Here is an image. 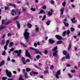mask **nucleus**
<instances>
[{"label":"nucleus","instance_id":"obj_1","mask_svg":"<svg viewBox=\"0 0 80 80\" xmlns=\"http://www.w3.org/2000/svg\"><path fill=\"white\" fill-rule=\"evenodd\" d=\"M57 50V47H54L52 49L53 52H54L52 53L53 57H57L58 52Z\"/></svg>","mask_w":80,"mask_h":80},{"label":"nucleus","instance_id":"obj_2","mask_svg":"<svg viewBox=\"0 0 80 80\" xmlns=\"http://www.w3.org/2000/svg\"><path fill=\"white\" fill-rule=\"evenodd\" d=\"M24 35L26 40H27L28 37H29V32H27V29H25L24 33Z\"/></svg>","mask_w":80,"mask_h":80},{"label":"nucleus","instance_id":"obj_3","mask_svg":"<svg viewBox=\"0 0 80 80\" xmlns=\"http://www.w3.org/2000/svg\"><path fill=\"white\" fill-rule=\"evenodd\" d=\"M15 53H18V56L19 57H21V53L22 52V50L20 49L19 50V52L18 50H16L14 51Z\"/></svg>","mask_w":80,"mask_h":80},{"label":"nucleus","instance_id":"obj_4","mask_svg":"<svg viewBox=\"0 0 80 80\" xmlns=\"http://www.w3.org/2000/svg\"><path fill=\"white\" fill-rule=\"evenodd\" d=\"M6 72L7 76L9 77V78H11L12 77V73L10 71H9L8 70L6 69Z\"/></svg>","mask_w":80,"mask_h":80},{"label":"nucleus","instance_id":"obj_5","mask_svg":"<svg viewBox=\"0 0 80 80\" xmlns=\"http://www.w3.org/2000/svg\"><path fill=\"white\" fill-rule=\"evenodd\" d=\"M21 59L23 64H26V62H30V59H27L26 60V61H25V58L23 57H22V58Z\"/></svg>","mask_w":80,"mask_h":80},{"label":"nucleus","instance_id":"obj_6","mask_svg":"<svg viewBox=\"0 0 80 80\" xmlns=\"http://www.w3.org/2000/svg\"><path fill=\"white\" fill-rule=\"evenodd\" d=\"M30 49H32V50H36V53H39V54H40V55H42V54L41 53V52H40V51H38V50L37 49H35V48H33L32 47L30 48Z\"/></svg>","mask_w":80,"mask_h":80},{"label":"nucleus","instance_id":"obj_7","mask_svg":"<svg viewBox=\"0 0 80 80\" xmlns=\"http://www.w3.org/2000/svg\"><path fill=\"white\" fill-rule=\"evenodd\" d=\"M26 55L27 57H29V58H30L31 57L30 54L28 53V51H26Z\"/></svg>","mask_w":80,"mask_h":80},{"label":"nucleus","instance_id":"obj_8","mask_svg":"<svg viewBox=\"0 0 80 80\" xmlns=\"http://www.w3.org/2000/svg\"><path fill=\"white\" fill-rule=\"evenodd\" d=\"M60 71L59 70L57 72V73L56 74V77L57 78H59L58 75H60Z\"/></svg>","mask_w":80,"mask_h":80},{"label":"nucleus","instance_id":"obj_9","mask_svg":"<svg viewBox=\"0 0 80 80\" xmlns=\"http://www.w3.org/2000/svg\"><path fill=\"white\" fill-rule=\"evenodd\" d=\"M56 37L58 40H62V38L59 35H56Z\"/></svg>","mask_w":80,"mask_h":80},{"label":"nucleus","instance_id":"obj_10","mask_svg":"<svg viewBox=\"0 0 80 80\" xmlns=\"http://www.w3.org/2000/svg\"><path fill=\"white\" fill-rule=\"evenodd\" d=\"M64 10H65L64 8H62L61 9V10H60L61 15H62V14H63V11H64Z\"/></svg>","mask_w":80,"mask_h":80},{"label":"nucleus","instance_id":"obj_11","mask_svg":"<svg viewBox=\"0 0 80 80\" xmlns=\"http://www.w3.org/2000/svg\"><path fill=\"white\" fill-rule=\"evenodd\" d=\"M7 28V27L1 25L0 27V31L1 30H2V29H5V28Z\"/></svg>","mask_w":80,"mask_h":80},{"label":"nucleus","instance_id":"obj_12","mask_svg":"<svg viewBox=\"0 0 80 80\" xmlns=\"http://www.w3.org/2000/svg\"><path fill=\"white\" fill-rule=\"evenodd\" d=\"M49 42L50 43H53L55 42V41L52 40L51 39H49Z\"/></svg>","mask_w":80,"mask_h":80},{"label":"nucleus","instance_id":"obj_13","mask_svg":"<svg viewBox=\"0 0 80 80\" xmlns=\"http://www.w3.org/2000/svg\"><path fill=\"white\" fill-rule=\"evenodd\" d=\"M45 13V11H43V10L42 9L41 11V12H39V14H41L42 13Z\"/></svg>","mask_w":80,"mask_h":80},{"label":"nucleus","instance_id":"obj_14","mask_svg":"<svg viewBox=\"0 0 80 80\" xmlns=\"http://www.w3.org/2000/svg\"><path fill=\"white\" fill-rule=\"evenodd\" d=\"M35 30L36 32H38V30H39V28H38V26H35Z\"/></svg>","mask_w":80,"mask_h":80},{"label":"nucleus","instance_id":"obj_15","mask_svg":"<svg viewBox=\"0 0 80 80\" xmlns=\"http://www.w3.org/2000/svg\"><path fill=\"white\" fill-rule=\"evenodd\" d=\"M4 64V61H2L0 63V67L2 66V65H3Z\"/></svg>","mask_w":80,"mask_h":80},{"label":"nucleus","instance_id":"obj_16","mask_svg":"<svg viewBox=\"0 0 80 80\" xmlns=\"http://www.w3.org/2000/svg\"><path fill=\"white\" fill-rule=\"evenodd\" d=\"M16 24L17 25V27L18 28H20V24H19V22L18 21L16 22Z\"/></svg>","mask_w":80,"mask_h":80},{"label":"nucleus","instance_id":"obj_17","mask_svg":"<svg viewBox=\"0 0 80 80\" xmlns=\"http://www.w3.org/2000/svg\"><path fill=\"white\" fill-rule=\"evenodd\" d=\"M27 26L29 28H30L32 27V24L30 23H28L27 24Z\"/></svg>","mask_w":80,"mask_h":80},{"label":"nucleus","instance_id":"obj_18","mask_svg":"<svg viewBox=\"0 0 80 80\" xmlns=\"http://www.w3.org/2000/svg\"><path fill=\"white\" fill-rule=\"evenodd\" d=\"M48 67H47L45 69L46 70L45 71H44V73H48Z\"/></svg>","mask_w":80,"mask_h":80},{"label":"nucleus","instance_id":"obj_19","mask_svg":"<svg viewBox=\"0 0 80 80\" xmlns=\"http://www.w3.org/2000/svg\"><path fill=\"white\" fill-rule=\"evenodd\" d=\"M62 43V40L58 41L57 42V44H61Z\"/></svg>","mask_w":80,"mask_h":80},{"label":"nucleus","instance_id":"obj_20","mask_svg":"<svg viewBox=\"0 0 80 80\" xmlns=\"http://www.w3.org/2000/svg\"><path fill=\"white\" fill-rule=\"evenodd\" d=\"M4 43H5V40H3L2 41V42L1 43V45H4Z\"/></svg>","mask_w":80,"mask_h":80},{"label":"nucleus","instance_id":"obj_21","mask_svg":"<svg viewBox=\"0 0 80 80\" xmlns=\"http://www.w3.org/2000/svg\"><path fill=\"white\" fill-rule=\"evenodd\" d=\"M13 43L12 42H10L9 43V47H12V46H13Z\"/></svg>","mask_w":80,"mask_h":80},{"label":"nucleus","instance_id":"obj_22","mask_svg":"<svg viewBox=\"0 0 80 80\" xmlns=\"http://www.w3.org/2000/svg\"><path fill=\"white\" fill-rule=\"evenodd\" d=\"M24 77L26 78H28V76L27 73L24 74Z\"/></svg>","mask_w":80,"mask_h":80},{"label":"nucleus","instance_id":"obj_23","mask_svg":"<svg viewBox=\"0 0 80 80\" xmlns=\"http://www.w3.org/2000/svg\"><path fill=\"white\" fill-rule=\"evenodd\" d=\"M10 5L11 6H12L13 7H15V8L16 7V6H15V5L11 3H9V5Z\"/></svg>","mask_w":80,"mask_h":80},{"label":"nucleus","instance_id":"obj_24","mask_svg":"<svg viewBox=\"0 0 80 80\" xmlns=\"http://www.w3.org/2000/svg\"><path fill=\"white\" fill-rule=\"evenodd\" d=\"M75 17H74L73 19H71V21H72V22H76V21L75 20Z\"/></svg>","mask_w":80,"mask_h":80},{"label":"nucleus","instance_id":"obj_25","mask_svg":"<svg viewBox=\"0 0 80 80\" xmlns=\"http://www.w3.org/2000/svg\"><path fill=\"white\" fill-rule=\"evenodd\" d=\"M63 23L65 27H68V24L66 22H63Z\"/></svg>","mask_w":80,"mask_h":80},{"label":"nucleus","instance_id":"obj_26","mask_svg":"<svg viewBox=\"0 0 80 80\" xmlns=\"http://www.w3.org/2000/svg\"><path fill=\"white\" fill-rule=\"evenodd\" d=\"M6 54V52H5V51H2V55H5Z\"/></svg>","mask_w":80,"mask_h":80},{"label":"nucleus","instance_id":"obj_27","mask_svg":"<svg viewBox=\"0 0 80 80\" xmlns=\"http://www.w3.org/2000/svg\"><path fill=\"white\" fill-rule=\"evenodd\" d=\"M62 5L63 7H65L66 5V2H64L62 4Z\"/></svg>","mask_w":80,"mask_h":80},{"label":"nucleus","instance_id":"obj_28","mask_svg":"<svg viewBox=\"0 0 80 80\" xmlns=\"http://www.w3.org/2000/svg\"><path fill=\"white\" fill-rule=\"evenodd\" d=\"M6 22H7V21L3 20L2 21V24H4V23H5Z\"/></svg>","mask_w":80,"mask_h":80},{"label":"nucleus","instance_id":"obj_29","mask_svg":"<svg viewBox=\"0 0 80 80\" xmlns=\"http://www.w3.org/2000/svg\"><path fill=\"white\" fill-rule=\"evenodd\" d=\"M63 52V53L64 55H66V54H67V52H66V51H62Z\"/></svg>","mask_w":80,"mask_h":80},{"label":"nucleus","instance_id":"obj_30","mask_svg":"<svg viewBox=\"0 0 80 80\" xmlns=\"http://www.w3.org/2000/svg\"><path fill=\"white\" fill-rule=\"evenodd\" d=\"M72 47V44H69V48L68 49V50L69 51L70 49V48H71V47Z\"/></svg>","mask_w":80,"mask_h":80},{"label":"nucleus","instance_id":"obj_31","mask_svg":"<svg viewBox=\"0 0 80 80\" xmlns=\"http://www.w3.org/2000/svg\"><path fill=\"white\" fill-rule=\"evenodd\" d=\"M45 18H46V15H45L43 17V18H42V20H44L45 19Z\"/></svg>","mask_w":80,"mask_h":80},{"label":"nucleus","instance_id":"obj_32","mask_svg":"<svg viewBox=\"0 0 80 80\" xmlns=\"http://www.w3.org/2000/svg\"><path fill=\"white\" fill-rule=\"evenodd\" d=\"M71 32H73L74 31H75V29L73 28H71Z\"/></svg>","mask_w":80,"mask_h":80},{"label":"nucleus","instance_id":"obj_33","mask_svg":"<svg viewBox=\"0 0 80 80\" xmlns=\"http://www.w3.org/2000/svg\"><path fill=\"white\" fill-rule=\"evenodd\" d=\"M50 21H48L46 23L47 25H50Z\"/></svg>","mask_w":80,"mask_h":80},{"label":"nucleus","instance_id":"obj_34","mask_svg":"<svg viewBox=\"0 0 80 80\" xmlns=\"http://www.w3.org/2000/svg\"><path fill=\"white\" fill-rule=\"evenodd\" d=\"M9 42L10 41L9 40H7L6 43L7 45H8V43H9Z\"/></svg>","mask_w":80,"mask_h":80},{"label":"nucleus","instance_id":"obj_35","mask_svg":"<svg viewBox=\"0 0 80 80\" xmlns=\"http://www.w3.org/2000/svg\"><path fill=\"white\" fill-rule=\"evenodd\" d=\"M66 58H70V56L69 54H67L66 56Z\"/></svg>","mask_w":80,"mask_h":80},{"label":"nucleus","instance_id":"obj_36","mask_svg":"<svg viewBox=\"0 0 80 80\" xmlns=\"http://www.w3.org/2000/svg\"><path fill=\"white\" fill-rule=\"evenodd\" d=\"M52 13L50 12H49L48 13V16H51L52 15Z\"/></svg>","mask_w":80,"mask_h":80},{"label":"nucleus","instance_id":"obj_37","mask_svg":"<svg viewBox=\"0 0 80 80\" xmlns=\"http://www.w3.org/2000/svg\"><path fill=\"white\" fill-rule=\"evenodd\" d=\"M47 8V6H44L42 7V9H44V10H45Z\"/></svg>","mask_w":80,"mask_h":80},{"label":"nucleus","instance_id":"obj_38","mask_svg":"<svg viewBox=\"0 0 80 80\" xmlns=\"http://www.w3.org/2000/svg\"><path fill=\"white\" fill-rule=\"evenodd\" d=\"M4 48L5 50H7V45H5L4 46Z\"/></svg>","mask_w":80,"mask_h":80},{"label":"nucleus","instance_id":"obj_39","mask_svg":"<svg viewBox=\"0 0 80 80\" xmlns=\"http://www.w3.org/2000/svg\"><path fill=\"white\" fill-rule=\"evenodd\" d=\"M31 10H32V11H33L34 12H35V11L36 10V9H35V8H31Z\"/></svg>","mask_w":80,"mask_h":80},{"label":"nucleus","instance_id":"obj_40","mask_svg":"<svg viewBox=\"0 0 80 80\" xmlns=\"http://www.w3.org/2000/svg\"><path fill=\"white\" fill-rule=\"evenodd\" d=\"M10 23H11V22L10 21H9L7 22L6 23H5V25H8V24H9Z\"/></svg>","mask_w":80,"mask_h":80},{"label":"nucleus","instance_id":"obj_41","mask_svg":"<svg viewBox=\"0 0 80 80\" xmlns=\"http://www.w3.org/2000/svg\"><path fill=\"white\" fill-rule=\"evenodd\" d=\"M26 71L27 72H28L29 71H30V69L29 68H26Z\"/></svg>","mask_w":80,"mask_h":80},{"label":"nucleus","instance_id":"obj_42","mask_svg":"<svg viewBox=\"0 0 80 80\" xmlns=\"http://www.w3.org/2000/svg\"><path fill=\"white\" fill-rule=\"evenodd\" d=\"M7 78V77H3L2 78V80H5Z\"/></svg>","mask_w":80,"mask_h":80},{"label":"nucleus","instance_id":"obj_43","mask_svg":"<svg viewBox=\"0 0 80 80\" xmlns=\"http://www.w3.org/2000/svg\"><path fill=\"white\" fill-rule=\"evenodd\" d=\"M66 33V31H65L63 33H62V35H63V37H64L65 35V34Z\"/></svg>","mask_w":80,"mask_h":80},{"label":"nucleus","instance_id":"obj_44","mask_svg":"<svg viewBox=\"0 0 80 80\" xmlns=\"http://www.w3.org/2000/svg\"><path fill=\"white\" fill-rule=\"evenodd\" d=\"M19 80H23V79L22 78V76H20L19 77Z\"/></svg>","mask_w":80,"mask_h":80},{"label":"nucleus","instance_id":"obj_45","mask_svg":"<svg viewBox=\"0 0 80 80\" xmlns=\"http://www.w3.org/2000/svg\"><path fill=\"white\" fill-rule=\"evenodd\" d=\"M19 16H17V17H15L14 19H13V20H17V18H18Z\"/></svg>","mask_w":80,"mask_h":80},{"label":"nucleus","instance_id":"obj_46","mask_svg":"<svg viewBox=\"0 0 80 80\" xmlns=\"http://www.w3.org/2000/svg\"><path fill=\"white\" fill-rule=\"evenodd\" d=\"M70 33V32L68 30L67 31V35H68V34H69Z\"/></svg>","mask_w":80,"mask_h":80},{"label":"nucleus","instance_id":"obj_47","mask_svg":"<svg viewBox=\"0 0 80 80\" xmlns=\"http://www.w3.org/2000/svg\"><path fill=\"white\" fill-rule=\"evenodd\" d=\"M50 69L51 70H53V66L52 65L51 66Z\"/></svg>","mask_w":80,"mask_h":80},{"label":"nucleus","instance_id":"obj_48","mask_svg":"<svg viewBox=\"0 0 80 80\" xmlns=\"http://www.w3.org/2000/svg\"><path fill=\"white\" fill-rule=\"evenodd\" d=\"M32 72L34 73V74H35V75H37L38 74V73L36 72Z\"/></svg>","mask_w":80,"mask_h":80},{"label":"nucleus","instance_id":"obj_49","mask_svg":"<svg viewBox=\"0 0 80 80\" xmlns=\"http://www.w3.org/2000/svg\"><path fill=\"white\" fill-rule=\"evenodd\" d=\"M12 35V34L11 33H8V37H10V36H11Z\"/></svg>","mask_w":80,"mask_h":80},{"label":"nucleus","instance_id":"obj_50","mask_svg":"<svg viewBox=\"0 0 80 80\" xmlns=\"http://www.w3.org/2000/svg\"><path fill=\"white\" fill-rule=\"evenodd\" d=\"M68 76H69V77H70V78H72V76L71 75V74H68Z\"/></svg>","mask_w":80,"mask_h":80},{"label":"nucleus","instance_id":"obj_51","mask_svg":"<svg viewBox=\"0 0 80 80\" xmlns=\"http://www.w3.org/2000/svg\"><path fill=\"white\" fill-rule=\"evenodd\" d=\"M40 55H37V56H36V58H37L38 59V58H40Z\"/></svg>","mask_w":80,"mask_h":80},{"label":"nucleus","instance_id":"obj_52","mask_svg":"<svg viewBox=\"0 0 80 80\" xmlns=\"http://www.w3.org/2000/svg\"><path fill=\"white\" fill-rule=\"evenodd\" d=\"M65 59V57H63L61 59V61H62V60H64Z\"/></svg>","mask_w":80,"mask_h":80},{"label":"nucleus","instance_id":"obj_53","mask_svg":"<svg viewBox=\"0 0 80 80\" xmlns=\"http://www.w3.org/2000/svg\"><path fill=\"white\" fill-rule=\"evenodd\" d=\"M7 60H8V61H10V57H8V58Z\"/></svg>","mask_w":80,"mask_h":80},{"label":"nucleus","instance_id":"obj_54","mask_svg":"<svg viewBox=\"0 0 80 80\" xmlns=\"http://www.w3.org/2000/svg\"><path fill=\"white\" fill-rule=\"evenodd\" d=\"M34 46L35 47H36L37 46V44L36 43H34Z\"/></svg>","mask_w":80,"mask_h":80},{"label":"nucleus","instance_id":"obj_55","mask_svg":"<svg viewBox=\"0 0 80 80\" xmlns=\"http://www.w3.org/2000/svg\"><path fill=\"white\" fill-rule=\"evenodd\" d=\"M47 53H48V52L47 51L45 50L44 52V53H45L46 55H47Z\"/></svg>","mask_w":80,"mask_h":80},{"label":"nucleus","instance_id":"obj_56","mask_svg":"<svg viewBox=\"0 0 80 80\" xmlns=\"http://www.w3.org/2000/svg\"><path fill=\"white\" fill-rule=\"evenodd\" d=\"M22 46H23V47H27V46L25 45L23 43L22 44Z\"/></svg>","mask_w":80,"mask_h":80},{"label":"nucleus","instance_id":"obj_57","mask_svg":"<svg viewBox=\"0 0 80 80\" xmlns=\"http://www.w3.org/2000/svg\"><path fill=\"white\" fill-rule=\"evenodd\" d=\"M14 50V48H12V49H10V51H11V52H12V51H13Z\"/></svg>","mask_w":80,"mask_h":80},{"label":"nucleus","instance_id":"obj_58","mask_svg":"<svg viewBox=\"0 0 80 80\" xmlns=\"http://www.w3.org/2000/svg\"><path fill=\"white\" fill-rule=\"evenodd\" d=\"M8 7L5 6V10H8Z\"/></svg>","mask_w":80,"mask_h":80},{"label":"nucleus","instance_id":"obj_59","mask_svg":"<svg viewBox=\"0 0 80 80\" xmlns=\"http://www.w3.org/2000/svg\"><path fill=\"white\" fill-rule=\"evenodd\" d=\"M71 66V65L70 64H68L67 65L66 67H70Z\"/></svg>","mask_w":80,"mask_h":80},{"label":"nucleus","instance_id":"obj_60","mask_svg":"<svg viewBox=\"0 0 80 80\" xmlns=\"http://www.w3.org/2000/svg\"><path fill=\"white\" fill-rule=\"evenodd\" d=\"M11 62H15V61L14 59H12L11 60Z\"/></svg>","mask_w":80,"mask_h":80},{"label":"nucleus","instance_id":"obj_61","mask_svg":"<svg viewBox=\"0 0 80 80\" xmlns=\"http://www.w3.org/2000/svg\"><path fill=\"white\" fill-rule=\"evenodd\" d=\"M25 69H23L22 70V72H23V73H25Z\"/></svg>","mask_w":80,"mask_h":80},{"label":"nucleus","instance_id":"obj_62","mask_svg":"<svg viewBox=\"0 0 80 80\" xmlns=\"http://www.w3.org/2000/svg\"><path fill=\"white\" fill-rule=\"evenodd\" d=\"M59 28H56V30L57 31V32H58V30H59Z\"/></svg>","mask_w":80,"mask_h":80},{"label":"nucleus","instance_id":"obj_63","mask_svg":"<svg viewBox=\"0 0 80 80\" xmlns=\"http://www.w3.org/2000/svg\"><path fill=\"white\" fill-rule=\"evenodd\" d=\"M64 22H67V18H65L64 20Z\"/></svg>","mask_w":80,"mask_h":80},{"label":"nucleus","instance_id":"obj_64","mask_svg":"<svg viewBox=\"0 0 80 80\" xmlns=\"http://www.w3.org/2000/svg\"><path fill=\"white\" fill-rule=\"evenodd\" d=\"M78 67H80V62H78Z\"/></svg>","mask_w":80,"mask_h":80}]
</instances>
